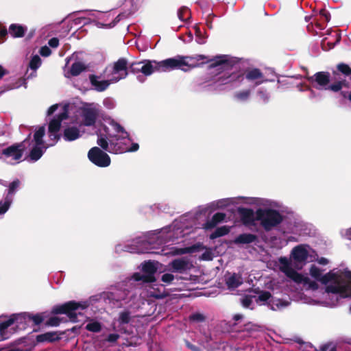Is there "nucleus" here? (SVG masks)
Instances as JSON below:
<instances>
[{"label": "nucleus", "mask_w": 351, "mask_h": 351, "mask_svg": "<svg viewBox=\"0 0 351 351\" xmlns=\"http://www.w3.org/2000/svg\"><path fill=\"white\" fill-rule=\"evenodd\" d=\"M48 324L53 326H58L59 324V320L57 317H51L49 320Z\"/></svg>", "instance_id": "nucleus-48"}, {"label": "nucleus", "mask_w": 351, "mask_h": 351, "mask_svg": "<svg viewBox=\"0 0 351 351\" xmlns=\"http://www.w3.org/2000/svg\"><path fill=\"white\" fill-rule=\"evenodd\" d=\"M256 237L252 234H242L239 235L234 240L236 244H248L254 242Z\"/></svg>", "instance_id": "nucleus-23"}, {"label": "nucleus", "mask_w": 351, "mask_h": 351, "mask_svg": "<svg viewBox=\"0 0 351 351\" xmlns=\"http://www.w3.org/2000/svg\"><path fill=\"white\" fill-rule=\"evenodd\" d=\"M190 15L189 10L186 7L181 8L178 12V18L182 21H186Z\"/></svg>", "instance_id": "nucleus-31"}, {"label": "nucleus", "mask_w": 351, "mask_h": 351, "mask_svg": "<svg viewBox=\"0 0 351 351\" xmlns=\"http://www.w3.org/2000/svg\"><path fill=\"white\" fill-rule=\"evenodd\" d=\"M259 95L263 98L264 100H266L267 98H265V99L264 98V94L263 92H260Z\"/></svg>", "instance_id": "nucleus-58"}, {"label": "nucleus", "mask_w": 351, "mask_h": 351, "mask_svg": "<svg viewBox=\"0 0 351 351\" xmlns=\"http://www.w3.org/2000/svg\"><path fill=\"white\" fill-rule=\"evenodd\" d=\"M130 319V313L127 311H124L120 313L119 317V322L121 324H127L129 322Z\"/></svg>", "instance_id": "nucleus-36"}, {"label": "nucleus", "mask_w": 351, "mask_h": 351, "mask_svg": "<svg viewBox=\"0 0 351 351\" xmlns=\"http://www.w3.org/2000/svg\"><path fill=\"white\" fill-rule=\"evenodd\" d=\"M291 256L298 263L313 262L315 260V251L307 245L295 247L291 251Z\"/></svg>", "instance_id": "nucleus-9"}, {"label": "nucleus", "mask_w": 351, "mask_h": 351, "mask_svg": "<svg viewBox=\"0 0 351 351\" xmlns=\"http://www.w3.org/2000/svg\"><path fill=\"white\" fill-rule=\"evenodd\" d=\"M226 73H224L223 75H221L218 78V81L220 82L221 84H226L228 82H230V80H228V81L227 80L228 78L233 79V76H232V75H229L228 77H226Z\"/></svg>", "instance_id": "nucleus-44"}, {"label": "nucleus", "mask_w": 351, "mask_h": 351, "mask_svg": "<svg viewBox=\"0 0 351 351\" xmlns=\"http://www.w3.org/2000/svg\"><path fill=\"white\" fill-rule=\"evenodd\" d=\"M239 211L244 224L250 225L253 223L254 220V213L252 210L247 208H241L239 209Z\"/></svg>", "instance_id": "nucleus-21"}, {"label": "nucleus", "mask_w": 351, "mask_h": 351, "mask_svg": "<svg viewBox=\"0 0 351 351\" xmlns=\"http://www.w3.org/2000/svg\"><path fill=\"white\" fill-rule=\"evenodd\" d=\"M106 136L108 142L102 136L97 139L98 145L104 150L112 154H120L126 152H135L139 146L133 143L131 147H128L130 142L128 133L118 123L112 121L109 127H105Z\"/></svg>", "instance_id": "nucleus-4"}, {"label": "nucleus", "mask_w": 351, "mask_h": 351, "mask_svg": "<svg viewBox=\"0 0 351 351\" xmlns=\"http://www.w3.org/2000/svg\"><path fill=\"white\" fill-rule=\"evenodd\" d=\"M68 117L69 115L66 114L65 119H62L60 123L63 121L64 125H65L63 135L64 138L66 141H72L81 136V132L76 126L77 125L76 123H71V121L68 119Z\"/></svg>", "instance_id": "nucleus-15"}, {"label": "nucleus", "mask_w": 351, "mask_h": 351, "mask_svg": "<svg viewBox=\"0 0 351 351\" xmlns=\"http://www.w3.org/2000/svg\"><path fill=\"white\" fill-rule=\"evenodd\" d=\"M350 313H351V306L350 307Z\"/></svg>", "instance_id": "nucleus-64"}, {"label": "nucleus", "mask_w": 351, "mask_h": 351, "mask_svg": "<svg viewBox=\"0 0 351 351\" xmlns=\"http://www.w3.org/2000/svg\"><path fill=\"white\" fill-rule=\"evenodd\" d=\"M196 41L197 43H199L200 45L204 44L206 42L205 39L201 36H197Z\"/></svg>", "instance_id": "nucleus-51"}, {"label": "nucleus", "mask_w": 351, "mask_h": 351, "mask_svg": "<svg viewBox=\"0 0 351 351\" xmlns=\"http://www.w3.org/2000/svg\"><path fill=\"white\" fill-rule=\"evenodd\" d=\"M254 300L261 305L265 304V303L269 300L268 304L270 306L271 308L274 311L280 309L289 304L288 302H282L279 299H271V294L268 291H262L258 296L246 295L242 298L241 304L245 308H252V304Z\"/></svg>", "instance_id": "nucleus-6"}, {"label": "nucleus", "mask_w": 351, "mask_h": 351, "mask_svg": "<svg viewBox=\"0 0 351 351\" xmlns=\"http://www.w3.org/2000/svg\"><path fill=\"white\" fill-rule=\"evenodd\" d=\"M309 273L315 280L325 285L326 289L322 298L304 299V302L332 307L338 304L340 299L351 297V271L347 268L334 269L323 275L322 269L312 265Z\"/></svg>", "instance_id": "nucleus-1"}, {"label": "nucleus", "mask_w": 351, "mask_h": 351, "mask_svg": "<svg viewBox=\"0 0 351 351\" xmlns=\"http://www.w3.org/2000/svg\"><path fill=\"white\" fill-rule=\"evenodd\" d=\"M276 266L280 271L296 283L302 285L306 289L313 290L317 289V284L315 281L311 280L307 276L299 274L293 269L292 262L290 259L280 257L276 262Z\"/></svg>", "instance_id": "nucleus-5"}, {"label": "nucleus", "mask_w": 351, "mask_h": 351, "mask_svg": "<svg viewBox=\"0 0 351 351\" xmlns=\"http://www.w3.org/2000/svg\"><path fill=\"white\" fill-rule=\"evenodd\" d=\"M217 60L216 61L217 64L215 66L221 64L223 69H226L228 67V58L227 56H222L217 58Z\"/></svg>", "instance_id": "nucleus-34"}, {"label": "nucleus", "mask_w": 351, "mask_h": 351, "mask_svg": "<svg viewBox=\"0 0 351 351\" xmlns=\"http://www.w3.org/2000/svg\"><path fill=\"white\" fill-rule=\"evenodd\" d=\"M187 346L192 350V351H199V350L194 346L191 345L190 343H187Z\"/></svg>", "instance_id": "nucleus-54"}, {"label": "nucleus", "mask_w": 351, "mask_h": 351, "mask_svg": "<svg viewBox=\"0 0 351 351\" xmlns=\"http://www.w3.org/2000/svg\"><path fill=\"white\" fill-rule=\"evenodd\" d=\"M34 321L36 324H38L42 322V319L39 316H35L34 317Z\"/></svg>", "instance_id": "nucleus-52"}, {"label": "nucleus", "mask_w": 351, "mask_h": 351, "mask_svg": "<svg viewBox=\"0 0 351 351\" xmlns=\"http://www.w3.org/2000/svg\"><path fill=\"white\" fill-rule=\"evenodd\" d=\"M319 14L326 21H329L330 19V13L325 9H322L319 12Z\"/></svg>", "instance_id": "nucleus-42"}, {"label": "nucleus", "mask_w": 351, "mask_h": 351, "mask_svg": "<svg viewBox=\"0 0 351 351\" xmlns=\"http://www.w3.org/2000/svg\"><path fill=\"white\" fill-rule=\"evenodd\" d=\"M26 30V27L17 24H12L9 27V33L14 38L23 36Z\"/></svg>", "instance_id": "nucleus-22"}, {"label": "nucleus", "mask_w": 351, "mask_h": 351, "mask_svg": "<svg viewBox=\"0 0 351 351\" xmlns=\"http://www.w3.org/2000/svg\"><path fill=\"white\" fill-rule=\"evenodd\" d=\"M317 262L320 265H327L329 263V261L327 258H326L322 257V258L317 259Z\"/></svg>", "instance_id": "nucleus-49"}, {"label": "nucleus", "mask_w": 351, "mask_h": 351, "mask_svg": "<svg viewBox=\"0 0 351 351\" xmlns=\"http://www.w3.org/2000/svg\"><path fill=\"white\" fill-rule=\"evenodd\" d=\"M246 78L248 80L253 81L262 78V74L258 69H253L250 71L247 75Z\"/></svg>", "instance_id": "nucleus-30"}, {"label": "nucleus", "mask_w": 351, "mask_h": 351, "mask_svg": "<svg viewBox=\"0 0 351 351\" xmlns=\"http://www.w3.org/2000/svg\"><path fill=\"white\" fill-rule=\"evenodd\" d=\"M243 317L241 315L237 314L234 316V319L237 321L239 319H241Z\"/></svg>", "instance_id": "nucleus-55"}, {"label": "nucleus", "mask_w": 351, "mask_h": 351, "mask_svg": "<svg viewBox=\"0 0 351 351\" xmlns=\"http://www.w3.org/2000/svg\"><path fill=\"white\" fill-rule=\"evenodd\" d=\"M86 307V305L85 304H80L71 301L63 305L56 307L53 309V311L58 314H66L71 321L75 322L77 321V317L75 311L79 308H85Z\"/></svg>", "instance_id": "nucleus-12"}, {"label": "nucleus", "mask_w": 351, "mask_h": 351, "mask_svg": "<svg viewBox=\"0 0 351 351\" xmlns=\"http://www.w3.org/2000/svg\"><path fill=\"white\" fill-rule=\"evenodd\" d=\"M249 95H250V92L247 90H245V91H243L239 93H237L236 95V97L237 98V99H239L240 101H244L248 98Z\"/></svg>", "instance_id": "nucleus-40"}, {"label": "nucleus", "mask_w": 351, "mask_h": 351, "mask_svg": "<svg viewBox=\"0 0 351 351\" xmlns=\"http://www.w3.org/2000/svg\"><path fill=\"white\" fill-rule=\"evenodd\" d=\"M41 64V59L38 56H34L32 57L30 62L29 66L32 69L36 70L37 69Z\"/></svg>", "instance_id": "nucleus-33"}, {"label": "nucleus", "mask_w": 351, "mask_h": 351, "mask_svg": "<svg viewBox=\"0 0 351 351\" xmlns=\"http://www.w3.org/2000/svg\"><path fill=\"white\" fill-rule=\"evenodd\" d=\"M313 86L320 90H330L333 92L340 90L346 84L343 81H338L333 84L329 85L330 75L326 72H318L311 78Z\"/></svg>", "instance_id": "nucleus-7"}, {"label": "nucleus", "mask_w": 351, "mask_h": 351, "mask_svg": "<svg viewBox=\"0 0 351 351\" xmlns=\"http://www.w3.org/2000/svg\"><path fill=\"white\" fill-rule=\"evenodd\" d=\"M48 44L50 47L55 48L58 46L59 40L56 38H53L49 40Z\"/></svg>", "instance_id": "nucleus-45"}, {"label": "nucleus", "mask_w": 351, "mask_h": 351, "mask_svg": "<svg viewBox=\"0 0 351 351\" xmlns=\"http://www.w3.org/2000/svg\"><path fill=\"white\" fill-rule=\"evenodd\" d=\"M104 105L108 109L113 108L114 106V101L109 98L105 99L104 101Z\"/></svg>", "instance_id": "nucleus-43"}, {"label": "nucleus", "mask_w": 351, "mask_h": 351, "mask_svg": "<svg viewBox=\"0 0 351 351\" xmlns=\"http://www.w3.org/2000/svg\"><path fill=\"white\" fill-rule=\"evenodd\" d=\"M208 59L204 55L194 56H176L162 61L145 60L132 64L133 72L141 71L145 75H150L154 72H169L174 69H181L186 71L191 69L199 66L202 62Z\"/></svg>", "instance_id": "nucleus-3"}, {"label": "nucleus", "mask_w": 351, "mask_h": 351, "mask_svg": "<svg viewBox=\"0 0 351 351\" xmlns=\"http://www.w3.org/2000/svg\"><path fill=\"white\" fill-rule=\"evenodd\" d=\"M218 206L221 207V206H223V205L220 204V205H218Z\"/></svg>", "instance_id": "nucleus-63"}, {"label": "nucleus", "mask_w": 351, "mask_h": 351, "mask_svg": "<svg viewBox=\"0 0 351 351\" xmlns=\"http://www.w3.org/2000/svg\"><path fill=\"white\" fill-rule=\"evenodd\" d=\"M119 337V335L117 334H110L108 335L107 338V341L109 342H115Z\"/></svg>", "instance_id": "nucleus-46"}, {"label": "nucleus", "mask_w": 351, "mask_h": 351, "mask_svg": "<svg viewBox=\"0 0 351 351\" xmlns=\"http://www.w3.org/2000/svg\"><path fill=\"white\" fill-rule=\"evenodd\" d=\"M11 204V199L5 197L3 202H0V215L4 214Z\"/></svg>", "instance_id": "nucleus-35"}, {"label": "nucleus", "mask_w": 351, "mask_h": 351, "mask_svg": "<svg viewBox=\"0 0 351 351\" xmlns=\"http://www.w3.org/2000/svg\"><path fill=\"white\" fill-rule=\"evenodd\" d=\"M173 271L182 273L189 268V263L184 258H178L169 264Z\"/></svg>", "instance_id": "nucleus-18"}, {"label": "nucleus", "mask_w": 351, "mask_h": 351, "mask_svg": "<svg viewBox=\"0 0 351 351\" xmlns=\"http://www.w3.org/2000/svg\"><path fill=\"white\" fill-rule=\"evenodd\" d=\"M91 85L94 87V89L97 91L101 92L105 90L109 85L112 83L110 80H101L100 77L91 75L89 77Z\"/></svg>", "instance_id": "nucleus-17"}, {"label": "nucleus", "mask_w": 351, "mask_h": 351, "mask_svg": "<svg viewBox=\"0 0 351 351\" xmlns=\"http://www.w3.org/2000/svg\"><path fill=\"white\" fill-rule=\"evenodd\" d=\"M101 324L96 321H92L86 326V328L91 332H99L101 330Z\"/></svg>", "instance_id": "nucleus-32"}, {"label": "nucleus", "mask_w": 351, "mask_h": 351, "mask_svg": "<svg viewBox=\"0 0 351 351\" xmlns=\"http://www.w3.org/2000/svg\"><path fill=\"white\" fill-rule=\"evenodd\" d=\"M267 287L269 289H273V287L271 285H267Z\"/></svg>", "instance_id": "nucleus-60"}, {"label": "nucleus", "mask_w": 351, "mask_h": 351, "mask_svg": "<svg viewBox=\"0 0 351 351\" xmlns=\"http://www.w3.org/2000/svg\"><path fill=\"white\" fill-rule=\"evenodd\" d=\"M122 293L118 294L117 300V301H121V300H125L126 298H125L123 295H122Z\"/></svg>", "instance_id": "nucleus-53"}, {"label": "nucleus", "mask_w": 351, "mask_h": 351, "mask_svg": "<svg viewBox=\"0 0 351 351\" xmlns=\"http://www.w3.org/2000/svg\"><path fill=\"white\" fill-rule=\"evenodd\" d=\"M338 70L346 75H349L351 74V69L345 64H340L337 66Z\"/></svg>", "instance_id": "nucleus-37"}, {"label": "nucleus", "mask_w": 351, "mask_h": 351, "mask_svg": "<svg viewBox=\"0 0 351 351\" xmlns=\"http://www.w3.org/2000/svg\"><path fill=\"white\" fill-rule=\"evenodd\" d=\"M348 97L349 100L351 101V93L350 94H348Z\"/></svg>", "instance_id": "nucleus-59"}, {"label": "nucleus", "mask_w": 351, "mask_h": 351, "mask_svg": "<svg viewBox=\"0 0 351 351\" xmlns=\"http://www.w3.org/2000/svg\"><path fill=\"white\" fill-rule=\"evenodd\" d=\"M330 351H335L334 348H332Z\"/></svg>", "instance_id": "nucleus-62"}, {"label": "nucleus", "mask_w": 351, "mask_h": 351, "mask_svg": "<svg viewBox=\"0 0 351 351\" xmlns=\"http://www.w3.org/2000/svg\"><path fill=\"white\" fill-rule=\"evenodd\" d=\"M204 249V247L201 244L195 245L190 247L186 248H176L172 247L171 248V251L169 252H166L165 254H171L172 255H179L184 254L186 253H192L197 250H200Z\"/></svg>", "instance_id": "nucleus-19"}, {"label": "nucleus", "mask_w": 351, "mask_h": 351, "mask_svg": "<svg viewBox=\"0 0 351 351\" xmlns=\"http://www.w3.org/2000/svg\"><path fill=\"white\" fill-rule=\"evenodd\" d=\"M213 258V254L211 250L206 249L205 252L200 256V259L203 261H211Z\"/></svg>", "instance_id": "nucleus-38"}, {"label": "nucleus", "mask_w": 351, "mask_h": 351, "mask_svg": "<svg viewBox=\"0 0 351 351\" xmlns=\"http://www.w3.org/2000/svg\"><path fill=\"white\" fill-rule=\"evenodd\" d=\"M56 110H58V113L49 124V136L52 141L49 146L53 145L58 140L60 121L65 119L66 114L69 115L68 119L71 123H76L79 126H93L99 114L98 106L95 104H86L80 108L73 104H56L49 108L47 114L50 115Z\"/></svg>", "instance_id": "nucleus-2"}, {"label": "nucleus", "mask_w": 351, "mask_h": 351, "mask_svg": "<svg viewBox=\"0 0 351 351\" xmlns=\"http://www.w3.org/2000/svg\"><path fill=\"white\" fill-rule=\"evenodd\" d=\"M150 295H151V296H152V297L156 298H162V295H154V294H153V293H151V294H150Z\"/></svg>", "instance_id": "nucleus-57"}, {"label": "nucleus", "mask_w": 351, "mask_h": 351, "mask_svg": "<svg viewBox=\"0 0 351 351\" xmlns=\"http://www.w3.org/2000/svg\"><path fill=\"white\" fill-rule=\"evenodd\" d=\"M128 62L124 58L118 60L114 64L112 77L110 78L112 82H117L125 78L128 75Z\"/></svg>", "instance_id": "nucleus-16"}, {"label": "nucleus", "mask_w": 351, "mask_h": 351, "mask_svg": "<svg viewBox=\"0 0 351 351\" xmlns=\"http://www.w3.org/2000/svg\"><path fill=\"white\" fill-rule=\"evenodd\" d=\"M45 135V128L40 127L38 130L35 132L34 135V141L35 145L29 154V158L32 161L38 160L43 154L46 147L44 146L43 137Z\"/></svg>", "instance_id": "nucleus-11"}, {"label": "nucleus", "mask_w": 351, "mask_h": 351, "mask_svg": "<svg viewBox=\"0 0 351 351\" xmlns=\"http://www.w3.org/2000/svg\"><path fill=\"white\" fill-rule=\"evenodd\" d=\"M85 69L84 65L81 62H75L71 68V74L73 76L78 75Z\"/></svg>", "instance_id": "nucleus-29"}, {"label": "nucleus", "mask_w": 351, "mask_h": 351, "mask_svg": "<svg viewBox=\"0 0 351 351\" xmlns=\"http://www.w3.org/2000/svg\"><path fill=\"white\" fill-rule=\"evenodd\" d=\"M7 73V71L0 65V79Z\"/></svg>", "instance_id": "nucleus-50"}, {"label": "nucleus", "mask_w": 351, "mask_h": 351, "mask_svg": "<svg viewBox=\"0 0 351 351\" xmlns=\"http://www.w3.org/2000/svg\"><path fill=\"white\" fill-rule=\"evenodd\" d=\"M58 335L55 332H46L43 335H40L37 337V341L39 342H44V341H53L57 339H58Z\"/></svg>", "instance_id": "nucleus-24"}, {"label": "nucleus", "mask_w": 351, "mask_h": 351, "mask_svg": "<svg viewBox=\"0 0 351 351\" xmlns=\"http://www.w3.org/2000/svg\"><path fill=\"white\" fill-rule=\"evenodd\" d=\"M14 322V319L13 318H10L0 324V334L2 339H6L8 338V336L5 334V331L8 327L13 324Z\"/></svg>", "instance_id": "nucleus-26"}, {"label": "nucleus", "mask_w": 351, "mask_h": 351, "mask_svg": "<svg viewBox=\"0 0 351 351\" xmlns=\"http://www.w3.org/2000/svg\"><path fill=\"white\" fill-rule=\"evenodd\" d=\"M191 319L194 321H202L204 319V316L201 314L196 313L191 315Z\"/></svg>", "instance_id": "nucleus-47"}, {"label": "nucleus", "mask_w": 351, "mask_h": 351, "mask_svg": "<svg viewBox=\"0 0 351 351\" xmlns=\"http://www.w3.org/2000/svg\"><path fill=\"white\" fill-rule=\"evenodd\" d=\"M256 218L261 221L263 227L266 230H271L282 221L280 214L273 210L259 209L256 211Z\"/></svg>", "instance_id": "nucleus-8"}, {"label": "nucleus", "mask_w": 351, "mask_h": 351, "mask_svg": "<svg viewBox=\"0 0 351 351\" xmlns=\"http://www.w3.org/2000/svg\"><path fill=\"white\" fill-rule=\"evenodd\" d=\"M261 81H259V82H256V85L259 84H261Z\"/></svg>", "instance_id": "nucleus-61"}, {"label": "nucleus", "mask_w": 351, "mask_h": 351, "mask_svg": "<svg viewBox=\"0 0 351 351\" xmlns=\"http://www.w3.org/2000/svg\"><path fill=\"white\" fill-rule=\"evenodd\" d=\"M158 262L145 261L141 264L143 274L136 273L133 275V279L135 281H143L145 282H152L156 280L154 274L157 270Z\"/></svg>", "instance_id": "nucleus-10"}, {"label": "nucleus", "mask_w": 351, "mask_h": 351, "mask_svg": "<svg viewBox=\"0 0 351 351\" xmlns=\"http://www.w3.org/2000/svg\"><path fill=\"white\" fill-rule=\"evenodd\" d=\"M20 181L19 180H15L12 182H11L8 186V193L6 197L11 199L12 201V195H13L16 191L19 189L20 186Z\"/></svg>", "instance_id": "nucleus-28"}, {"label": "nucleus", "mask_w": 351, "mask_h": 351, "mask_svg": "<svg viewBox=\"0 0 351 351\" xmlns=\"http://www.w3.org/2000/svg\"><path fill=\"white\" fill-rule=\"evenodd\" d=\"M347 236L350 240H351V228L348 230Z\"/></svg>", "instance_id": "nucleus-56"}, {"label": "nucleus", "mask_w": 351, "mask_h": 351, "mask_svg": "<svg viewBox=\"0 0 351 351\" xmlns=\"http://www.w3.org/2000/svg\"><path fill=\"white\" fill-rule=\"evenodd\" d=\"M25 141H24L21 144L12 145L3 150V154L7 162L11 164L19 162L23 156Z\"/></svg>", "instance_id": "nucleus-14"}, {"label": "nucleus", "mask_w": 351, "mask_h": 351, "mask_svg": "<svg viewBox=\"0 0 351 351\" xmlns=\"http://www.w3.org/2000/svg\"><path fill=\"white\" fill-rule=\"evenodd\" d=\"M242 282L243 279L239 274H232L226 278V285L230 289L238 287Z\"/></svg>", "instance_id": "nucleus-20"}, {"label": "nucleus", "mask_w": 351, "mask_h": 351, "mask_svg": "<svg viewBox=\"0 0 351 351\" xmlns=\"http://www.w3.org/2000/svg\"><path fill=\"white\" fill-rule=\"evenodd\" d=\"M174 280V276L172 274L167 273L162 276L161 280L167 284H170Z\"/></svg>", "instance_id": "nucleus-39"}, {"label": "nucleus", "mask_w": 351, "mask_h": 351, "mask_svg": "<svg viewBox=\"0 0 351 351\" xmlns=\"http://www.w3.org/2000/svg\"><path fill=\"white\" fill-rule=\"evenodd\" d=\"M88 157L93 163L98 167H106L110 164L109 156L97 147L90 149Z\"/></svg>", "instance_id": "nucleus-13"}, {"label": "nucleus", "mask_w": 351, "mask_h": 351, "mask_svg": "<svg viewBox=\"0 0 351 351\" xmlns=\"http://www.w3.org/2000/svg\"><path fill=\"white\" fill-rule=\"evenodd\" d=\"M51 49L47 46L43 47L40 49V55L45 57L49 56L51 54Z\"/></svg>", "instance_id": "nucleus-41"}, {"label": "nucleus", "mask_w": 351, "mask_h": 351, "mask_svg": "<svg viewBox=\"0 0 351 351\" xmlns=\"http://www.w3.org/2000/svg\"><path fill=\"white\" fill-rule=\"evenodd\" d=\"M229 232H230L229 227L226 226H221V227L217 228L215 230V231L210 234V238L211 239H214L217 237L224 236V235L227 234Z\"/></svg>", "instance_id": "nucleus-27"}, {"label": "nucleus", "mask_w": 351, "mask_h": 351, "mask_svg": "<svg viewBox=\"0 0 351 351\" xmlns=\"http://www.w3.org/2000/svg\"><path fill=\"white\" fill-rule=\"evenodd\" d=\"M226 215L223 213H218L213 215L212 220L210 223L205 225V228H210L217 225L218 223L224 220Z\"/></svg>", "instance_id": "nucleus-25"}]
</instances>
